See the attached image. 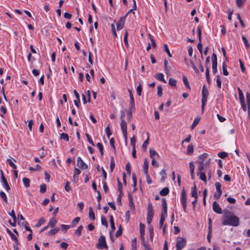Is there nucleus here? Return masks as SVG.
Instances as JSON below:
<instances>
[{
	"label": "nucleus",
	"mask_w": 250,
	"mask_h": 250,
	"mask_svg": "<svg viewBox=\"0 0 250 250\" xmlns=\"http://www.w3.org/2000/svg\"><path fill=\"white\" fill-rule=\"evenodd\" d=\"M224 219L222 222L223 226L229 225L237 227L239 225V218L235 216L232 212L227 209L224 210Z\"/></svg>",
	"instance_id": "nucleus-1"
},
{
	"label": "nucleus",
	"mask_w": 250,
	"mask_h": 250,
	"mask_svg": "<svg viewBox=\"0 0 250 250\" xmlns=\"http://www.w3.org/2000/svg\"><path fill=\"white\" fill-rule=\"evenodd\" d=\"M208 91L205 85H204L202 91V111H204L205 104L207 102Z\"/></svg>",
	"instance_id": "nucleus-2"
},
{
	"label": "nucleus",
	"mask_w": 250,
	"mask_h": 250,
	"mask_svg": "<svg viewBox=\"0 0 250 250\" xmlns=\"http://www.w3.org/2000/svg\"><path fill=\"white\" fill-rule=\"evenodd\" d=\"M96 248L99 249H108V247L106 245L105 237L101 235L98 239V243L96 245Z\"/></svg>",
	"instance_id": "nucleus-3"
},
{
	"label": "nucleus",
	"mask_w": 250,
	"mask_h": 250,
	"mask_svg": "<svg viewBox=\"0 0 250 250\" xmlns=\"http://www.w3.org/2000/svg\"><path fill=\"white\" fill-rule=\"evenodd\" d=\"M186 243L187 241L185 238L182 237L178 238L176 243V250H182L186 246Z\"/></svg>",
	"instance_id": "nucleus-4"
},
{
	"label": "nucleus",
	"mask_w": 250,
	"mask_h": 250,
	"mask_svg": "<svg viewBox=\"0 0 250 250\" xmlns=\"http://www.w3.org/2000/svg\"><path fill=\"white\" fill-rule=\"evenodd\" d=\"M181 201L182 204L183 209L186 212L187 209V194L184 188L183 189L181 193Z\"/></svg>",
	"instance_id": "nucleus-5"
},
{
	"label": "nucleus",
	"mask_w": 250,
	"mask_h": 250,
	"mask_svg": "<svg viewBox=\"0 0 250 250\" xmlns=\"http://www.w3.org/2000/svg\"><path fill=\"white\" fill-rule=\"evenodd\" d=\"M127 16V14H126L125 16L121 17L119 21L116 23L117 29L118 30L123 28L125 25V20Z\"/></svg>",
	"instance_id": "nucleus-6"
},
{
	"label": "nucleus",
	"mask_w": 250,
	"mask_h": 250,
	"mask_svg": "<svg viewBox=\"0 0 250 250\" xmlns=\"http://www.w3.org/2000/svg\"><path fill=\"white\" fill-rule=\"evenodd\" d=\"M0 172H1V178L2 182L3 183V186L5 188L6 190L7 191H8L10 189V188L8 185V183L6 178H5V177L4 176L2 171L1 170Z\"/></svg>",
	"instance_id": "nucleus-7"
},
{
	"label": "nucleus",
	"mask_w": 250,
	"mask_h": 250,
	"mask_svg": "<svg viewBox=\"0 0 250 250\" xmlns=\"http://www.w3.org/2000/svg\"><path fill=\"white\" fill-rule=\"evenodd\" d=\"M212 208L213 211L218 214H221L222 213V209L216 201L213 202Z\"/></svg>",
	"instance_id": "nucleus-8"
},
{
	"label": "nucleus",
	"mask_w": 250,
	"mask_h": 250,
	"mask_svg": "<svg viewBox=\"0 0 250 250\" xmlns=\"http://www.w3.org/2000/svg\"><path fill=\"white\" fill-rule=\"evenodd\" d=\"M77 165L78 166L82 169H87V166L85 163L83 161L80 157H78L77 158Z\"/></svg>",
	"instance_id": "nucleus-9"
},
{
	"label": "nucleus",
	"mask_w": 250,
	"mask_h": 250,
	"mask_svg": "<svg viewBox=\"0 0 250 250\" xmlns=\"http://www.w3.org/2000/svg\"><path fill=\"white\" fill-rule=\"evenodd\" d=\"M154 215L153 208L151 203H149L147 205V217L153 218Z\"/></svg>",
	"instance_id": "nucleus-10"
},
{
	"label": "nucleus",
	"mask_w": 250,
	"mask_h": 250,
	"mask_svg": "<svg viewBox=\"0 0 250 250\" xmlns=\"http://www.w3.org/2000/svg\"><path fill=\"white\" fill-rule=\"evenodd\" d=\"M120 125L122 132H127V124L125 120L122 119L121 120Z\"/></svg>",
	"instance_id": "nucleus-11"
},
{
	"label": "nucleus",
	"mask_w": 250,
	"mask_h": 250,
	"mask_svg": "<svg viewBox=\"0 0 250 250\" xmlns=\"http://www.w3.org/2000/svg\"><path fill=\"white\" fill-rule=\"evenodd\" d=\"M155 78L157 79L159 81H162L164 82V83H166L167 82L164 79V76L163 73H157L155 76Z\"/></svg>",
	"instance_id": "nucleus-12"
},
{
	"label": "nucleus",
	"mask_w": 250,
	"mask_h": 250,
	"mask_svg": "<svg viewBox=\"0 0 250 250\" xmlns=\"http://www.w3.org/2000/svg\"><path fill=\"white\" fill-rule=\"evenodd\" d=\"M148 163L147 162V160L145 159L144 164V172L146 174V177H148Z\"/></svg>",
	"instance_id": "nucleus-13"
},
{
	"label": "nucleus",
	"mask_w": 250,
	"mask_h": 250,
	"mask_svg": "<svg viewBox=\"0 0 250 250\" xmlns=\"http://www.w3.org/2000/svg\"><path fill=\"white\" fill-rule=\"evenodd\" d=\"M129 97H130V105L129 106L134 107L135 106V102L133 98V94L132 91L131 90H128Z\"/></svg>",
	"instance_id": "nucleus-14"
},
{
	"label": "nucleus",
	"mask_w": 250,
	"mask_h": 250,
	"mask_svg": "<svg viewBox=\"0 0 250 250\" xmlns=\"http://www.w3.org/2000/svg\"><path fill=\"white\" fill-rule=\"evenodd\" d=\"M191 196L194 197L195 199L198 198L197 191L195 183L194 184V187L191 188Z\"/></svg>",
	"instance_id": "nucleus-15"
},
{
	"label": "nucleus",
	"mask_w": 250,
	"mask_h": 250,
	"mask_svg": "<svg viewBox=\"0 0 250 250\" xmlns=\"http://www.w3.org/2000/svg\"><path fill=\"white\" fill-rule=\"evenodd\" d=\"M128 200H129V205L131 208L134 209L135 206L134 205L133 202V197L132 196V194L130 193H128Z\"/></svg>",
	"instance_id": "nucleus-16"
},
{
	"label": "nucleus",
	"mask_w": 250,
	"mask_h": 250,
	"mask_svg": "<svg viewBox=\"0 0 250 250\" xmlns=\"http://www.w3.org/2000/svg\"><path fill=\"white\" fill-rule=\"evenodd\" d=\"M182 78L183 82L186 88L188 90H190L191 88L187 77L185 75H183Z\"/></svg>",
	"instance_id": "nucleus-17"
},
{
	"label": "nucleus",
	"mask_w": 250,
	"mask_h": 250,
	"mask_svg": "<svg viewBox=\"0 0 250 250\" xmlns=\"http://www.w3.org/2000/svg\"><path fill=\"white\" fill-rule=\"evenodd\" d=\"M197 175H199V178L201 180L205 183H207V177L205 172H197Z\"/></svg>",
	"instance_id": "nucleus-18"
},
{
	"label": "nucleus",
	"mask_w": 250,
	"mask_h": 250,
	"mask_svg": "<svg viewBox=\"0 0 250 250\" xmlns=\"http://www.w3.org/2000/svg\"><path fill=\"white\" fill-rule=\"evenodd\" d=\"M169 188L167 187L163 188L159 192L161 196H166L169 193Z\"/></svg>",
	"instance_id": "nucleus-19"
},
{
	"label": "nucleus",
	"mask_w": 250,
	"mask_h": 250,
	"mask_svg": "<svg viewBox=\"0 0 250 250\" xmlns=\"http://www.w3.org/2000/svg\"><path fill=\"white\" fill-rule=\"evenodd\" d=\"M89 218L92 220H95V216L94 211H93L92 208L91 207H89V213H88Z\"/></svg>",
	"instance_id": "nucleus-20"
},
{
	"label": "nucleus",
	"mask_w": 250,
	"mask_h": 250,
	"mask_svg": "<svg viewBox=\"0 0 250 250\" xmlns=\"http://www.w3.org/2000/svg\"><path fill=\"white\" fill-rule=\"evenodd\" d=\"M147 134V139L146 141L144 142L143 145H142V148L144 149V151H146V149L147 146L148 144L149 143V134L148 133H146Z\"/></svg>",
	"instance_id": "nucleus-21"
},
{
	"label": "nucleus",
	"mask_w": 250,
	"mask_h": 250,
	"mask_svg": "<svg viewBox=\"0 0 250 250\" xmlns=\"http://www.w3.org/2000/svg\"><path fill=\"white\" fill-rule=\"evenodd\" d=\"M57 223V220L55 218H52L48 223V226L51 228H54Z\"/></svg>",
	"instance_id": "nucleus-22"
},
{
	"label": "nucleus",
	"mask_w": 250,
	"mask_h": 250,
	"mask_svg": "<svg viewBox=\"0 0 250 250\" xmlns=\"http://www.w3.org/2000/svg\"><path fill=\"white\" fill-rule=\"evenodd\" d=\"M215 186L217 192L220 193V194H222V190L221 189V184L219 182H216L215 184Z\"/></svg>",
	"instance_id": "nucleus-23"
},
{
	"label": "nucleus",
	"mask_w": 250,
	"mask_h": 250,
	"mask_svg": "<svg viewBox=\"0 0 250 250\" xmlns=\"http://www.w3.org/2000/svg\"><path fill=\"white\" fill-rule=\"evenodd\" d=\"M246 1V0H236L237 6L240 8H242L244 6Z\"/></svg>",
	"instance_id": "nucleus-24"
},
{
	"label": "nucleus",
	"mask_w": 250,
	"mask_h": 250,
	"mask_svg": "<svg viewBox=\"0 0 250 250\" xmlns=\"http://www.w3.org/2000/svg\"><path fill=\"white\" fill-rule=\"evenodd\" d=\"M199 167L198 168V172H203L202 171L205 169L204 168V162L202 161H199Z\"/></svg>",
	"instance_id": "nucleus-25"
},
{
	"label": "nucleus",
	"mask_w": 250,
	"mask_h": 250,
	"mask_svg": "<svg viewBox=\"0 0 250 250\" xmlns=\"http://www.w3.org/2000/svg\"><path fill=\"white\" fill-rule=\"evenodd\" d=\"M60 230V228H55L53 229H51L49 232H48V234L49 235H55V234H56L58 232V231Z\"/></svg>",
	"instance_id": "nucleus-26"
},
{
	"label": "nucleus",
	"mask_w": 250,
	"mask_h": 250,
	"mask_svg": "<svg viewBox=\"0 0 250 250\" xmlns=\"http://www.w3.org/2000/svg\"><path fill=\"white\" fill-rule=\"evenodd\" d=\"M227 64L225 62H224L223 63V65H222V69H223V74L225 76H228L229 75V72L227 71Z\"/></svg>",
	"instance_id": "nucleus-27"
},
{
	"label": "nucleus",
	"mask_w": 250,
	"mask_h": 250,
	"mask_svg": "<svg viewBox=\"0 0 250 250\" xmlns=\"http://www.w3.org/2000/svg\"><path fill=\"white\" fill-rule=\"evenodd\" d=\"M193 146L192 145H189L187 147V154L188 155H191L193 153Z\"/></svg>",
	"instance_id": "nucleus-28"
},
{
	"label": "nucleus",
	"mask_w": 250,
	"mask_h": 250,
	"mask_svg": "<svg viewBox=\"0 0 250 250\" xmlns=\"http://www.w3.org/2000/svg\"><path fill=\"white\" fill-rule=\"evenodd\" d=\"M148 229H149V233L150 235V239L151 241H152L153 237V228L152 225H149L148 227Z\"/></svg>",
	"instance_id": "nucleus-29"
},
{
	"label": "nucleus",
	"mask_w": 250,
	"mask_h": 250,
	"mask_svg": "<svg viewBox=\"0 0 250 250\" xmlns=\"http://www.w3.org/2000/svg\"><path fill=\"white\" fill-rule=\"evenodd\" d=\"M160 174L162 175V177L161 179V181L164 182L167 176V173L166 172V170L165 169H162Z\"/></svg>",
	"instance_id": "nucleus-30"
},
{
	"label": "nucleus",
	"mask_w": 250,
	"mask_h": 250,
	"mask_svg": "<svg viewBox=\"0 0 250 250\" xmlns=\"http://www.w3.org/2000/svg\"><path fill=\"white\" fill-rule=\"evenodd\" d=\"M115 166V163L114 160V157L113 156L111 157V162H110V171L112 172L113 170V169L114 168Z\"/></svg>",
	"instance_id": "nucleus-31"
},
{
	"label": "nucleus",
	"mask_w": 250,
	"mask_h": 250,
	"mask_svg": "<svg viewBox=\"0 0 250 250\" xmlns=\"http://www.w3.org/2000/svg\"><path fill=\"white\" fill-rule=\"evenodd\" d=\"M109 221L110 223V225H111V228L112 230V231L115 230V225H114L113 217L112 215H110Z\"/></svg>",
	"instance_id": "nucleus-32"
},
{
	"label": "nucleus",
	"mask_w": 250,
	"mask_h": 250,
	"mask_svg": "<svg viewBox=\"0 0 250 250\" xmlns=\"http://www.w3.org/2000/svg\"><path fill=\"white\" fill-rule=\"evenodd\" d=\"M23 183L26 188H28L30 186V180L27 178H23L22 179Z\"/></svg>",
	"instance_id": "nucleus-33"
},
{
	"label": "nucleus",
	"mask_w": 250,
	"mask_h": 250,
	"mask_svg": "<svg viewBox=\"0 0 250 250\" xmlns=\"http://www.w3.org/2000/svg\"><path fill=\"white\" fill-rule=\"evenodd\" d=\"M139 229H140V235H145V225L142 223H140V225H139Z\"/></svg>",
	"instance_id": "nucleus-34"
},
{
	"label": "nucleus",
	"mask_w": 250,
	"mask_h": 250,
	"mask_svg": "<svg viewBox=\"0 0 250 250\" xmlns=\"http://www.w3.org/2000/svg\"><path fill=\"white\" fill-rule=\"evenodd\" d=\"M0 197L5 203H7V198L5 193L3 191H0Z\"/></svg>",
	"instance_id": "nucleus-35"
},
{
	"label": "nucleus",
	"mask_w": 250,
	"mask_h": 250,
	"mask_svg": "<svg viewBox=\"0 0 250 250\" xmlns=\"http://www.w3.org/2000/svg\"><path fill=\"white\" fill-rule=\"evenodd\" d=\"M212 73L215 74L217 72V62H212Z\"/></svg>",
	"instance_id": "nucleus-36"
},
{
	"label": "nucleus",
	"mask_w": 250,
	"mask_h": 250,
	"mask_svg": "<svg viewBox=\"0 0 250 250\" xmlns=\"http://www.w3.org/2000/svg\"><path fill=\"white\" fill-rule=\"evenodd\" d=\"M177 81L176 80L171 78L169 79L168 83L170 86H176Z\"/></svg>",
	"instance_id": "nucleus-37"
},
{
	"label": "nucleus",
	"mask_w": 250,
	"mask_h": 250,
	"mask_svg": "<svg viewBox=\"0 0 250 250\" xmlns=\"http://www.w3.org/2000/svg\"><path fill=\"white\" fill-rule=\"evenodd\" d=\"M83 229V227L82 225L80 226L77 229V230L75 231V234L78 236H80L81 235Z\"/></svg>",
	"instance_id": "nucleus-38"
},
{
	"label": "nucleus",
	"mask_w": 250,
	"mask_h": 250,
	"mask_svg": "<svg viewBox=\"0 0 250 250\" xmlns=\"http://www.w3.org/2000/svg\"><path fill=\"white\" fill-rule=\"evenodd\" d=\"M127 37H128V33H127V30H126L125 34V36H124V41L125 42V44L126 47H128V45H129L128 42H127Z\"/></svg>",
	"instance_id": "nucleus-39"
},
{
	"label": "nucleus",
	"mask_w": 250,
	"mask_h": 250,
	"mask_svg": "<svg viewBox=\"0 0 250 250\" xmlns=\"http://www.w3.org/2000/svg\"><path fill=\"white\" fill-rule=\"evenodd\" d=\"M45 220L43 217L41 218L38 222L36 225V227H40L42 224H43L45 222Z\"/></svg>",
	"instance_id": "nucleus-40"
},
{
	"label": "nucleus",
	"mask_w": 250,
	"mask_h": 250,
	"mask_svg": "<svg viewBox=\"0 0 250 250\" xmlns=\"http://www.w3.org/2000/svg\"><path fill=\"white\" fill-rule=\"evenodd\" d=\"M96 146H97V147L99 149V150H100L101 155L103 156L104 155V152H103V146L102 144H101L100 143H98L97 144Z\"/></svg>",
	"instance_id": "nucleus-41"
},
{
	"label": "nucleus",
	"mask_w": 250,
	"mask_h": 250,
	"mask_svg": "<svg viewBox=\"0 0 250 250\" xmlns=\"http://www.w3.org/2000/svg\"><path fill=\"white\" fill-rule=\"evenodd\" d=\"M133 107H134L129 106L128 111V113H127V116H128V120H131L132 119V108Z\"/></svg>",
	"instance_id": "nucleus-42"
},
{
	"label": "nucleus",
	"mask_w": 250,
	"mask_h": 250,
	"mask_svg": "<svg viewBox=\"0 0 250 250\" xmlns=\"http://www.w3.org/2000/svg\"><path fill=\"white\" fill-rule=\"evenodd\" d=\"M101 222H102V224L104 226H105L106 228L108 227V223H107V221L106 220V219L105 217H104V216H102L101 217Z\"/></svg>",
	"instance_id": "nucleus-43"
},
{
	"label": "nucleus",
	"mask_w": 250,
	"mask_h": 250,
	"mask_svg": "<svg viewBox=\"0 0 250 250\" xmlns=\"http://www.w3.org/2000/svg\"><path fill=\"white\" fill-rule=\"evenodd\" d=\"M137 241L136 238H134L132 240L131 242V246L132 248V250H137Z\"/></svg>",
	"instance_id": "nucleus-44"
},
{
	"label": "nucleus",
	"mask_w": 250,
	"mask_h": 250,
	"mask_svg": "<svg viewBox=\"0 0 250 250\" xmlns=\"http://www.w3.org/2000/svg\"><path fill=\"white\" fill-rule=\"evenodd\" d=\"M61 139L68 142L69 141V136L67 134L62 133L61 135Z\"/></svg>",
	"instance_id": "nucleus-45"
},
{
	"label": "nucleus",
	"mask_w": 250,
	"mask_h": 250,
	"mask_svg": "<svg viewBox=\"0 0 250 250\" xmlns=\"http://www.w3.org/2000/svg\"><path fill=\"white\" fill-rule=\"evenodd\" d=\"M136 91L138 95L140 96L142 94V86L141 83H139V84L138 85Z\"/></svg>",
	"instance_id": "nucleus-46"
},
{
	"label": "nucleus",
	"mask_w": 250,
	"mask_h": 250,
	"mask_svg": "<svg viewBox=\"0 0 250 250\" xmlns=\"http://www.w3.org/2000/svg\"><path fill=\"white\" fill-rule=\"evenodd\" d=\"M206 77L207 80V82L208 83H210V77H209V67L206 68Z\"/></svg>",
	"instance_id": "nucleus-47"
},
{
	"label": "nucleus",
	"mask_w": 250,
	"mask_h": 250,
	"mask_svg": "<svg viewBox=\"0 0 250 250\" xmlns=\"http://www.w3.org/2000/svg\"><path fill=\"white\" fill-rule=\"evenodd\" d=\"M200 121V119L196 118L194 119L192 125H191V129H193L198 124L199 122Z\"/></svg>",
	"instance_id": "nucleus-48"
},
{
	"label": "nucleus",
	"mask_w": 250,
	"mask_h": 250,
	"mask_svg": "<svg viewBox=\"0 0 250 250\" xmlns=\"http://www.w3.org/2000/svg\"><path fill=\"white\" fill-rule=\"evenodd\" d=\"M123 232V229L121 225H120L119 227L118 230L116 232V236L117 237H119L121 235Z\"/></svg>",
	"instance_id": "nucleus-49"
},
{
	"label": "nucleus",
	"mask_w": 250,
	"mask_h": 250,
	"mask_svg": "<svg viewBox=\"0 0 250 250\" xmlns=\"http://www.w3.org/2000/svg\"><path fill=\"white\" fill-rule=\"evenodd\" d=\"M208 154L207 153H204L199 156V161H202L204 162V160L208 157Z\"/></svg>",
	"instance_id": "nucleus-50"
},
{
	"label": "nucleus",
	"mask_w": 250,
	"mask_h": 250,
	"mask_svg": "<svg viewBox=\"0 0 250 250\" xmlns=\"http://www.w3.org/2000/svg\"><path fill=\"white\" fill-rule=\"evenodd\" d=\"M162 209H167V200L165 198H162Z\"/></svg>",
	"instance_id": "nucleus-51"
},
{
	"label": "nucleus",
	"mask_w": 250,
	"mask_h": 250,
	"mask_svg": "<svg viewBox=\"0 0 250 250\" xmlns=\"http://www.w3.org/2000/svg\"><path fill=\"white\" fill-rule=\"evenodd\" d=\"M7 162L8 163L9 166L13 169H16L17 166L14 164L12 160L10 159L7 160Z\"/></svg>",
	"instance_id": "nucleus-52"
},
{
	"label": "nucleus",
	"mask_w": 250,
	"mask_h": 250,
	"mask_svg": "<svg viewBox=\"0 0 250 250\" xmlns=\"http://www.w3.org/2000/svg\"><path fill=\"white\" fill-rule=\"evenodd\" d=\"M216 83L217 85L218 88H221V78L219 76L217 75L216 76Z\"/></svg>",
	"instance_id": "nucleus-53"
},
{
	"label": "nucleus",
	"mask_w": 250,
	"mask_h": 250,
	"mask_svg": "<svg viewBox=\"0 0 250 250\" xmlns=\"http://www.w3.org/2000/svg\"><path fill=\"white\" fill-rule=\"evenodd\" d=\"M118 189L120 193H123V186L122 183L118 179Z\"/></svg>",
	"instance_id": "nucleus-54"
},
{
	"label": "nucleus",
	"mask_w": 250,
	"mask_h": 250,
	"mask_svg": "<svg viewBox=\"0 0 250 250\" xmlns=\"http://www.w3.org/2000/svg\"><path fill=\"white\" fill-rule=\"evenodd\" d=\"M164 49H165V51L167 53L168 57H172V55L170 53V51L168 48V46L167 44H165L164 45Z\"/></svg>",
	"instance_id": "nucleus-55"
},
{
	"label": "nucleus",
	"mask_w": 250,
	"mask_h": 250,
	"mask_svg": "<svg viewBox=\"0 0 250 250\" xmlns=\"http://www.w3.org/2000/svg\"><path fill=\"white\" fill-rule=\"evenodd\" d=\"M163 88L161 85H159L157 87V95L159 97H161L163 94L162 92Z\"/></svg>",
	"instance_id": "nucleus-56"
},
{
	"label": "nucleus",
	"mask_w": 250,
	"mask_h": 250,
	"mask_svg": "<svg viewBox=\"0 0 250 250\" xmlns=\"http://www.w3.org/2000/svg\"><path fill=\"white\" fill-rule=\"evenodd\" d=\"M227 155H228L227 153H226L225 152H219L218 154V157H219L222 159L225 158L227 156Z\"/></svg>",
	"instance_id": "nucleus-57"
},
{
	"label": "nucleus",
	"mask_w": 250,
	"mask_h": 250,
	"mask_svg": "<svg viewBox=\"0 0 250 250\" xmlns=\"http://www.w3.org/2000/svg\"><path fill=\"white\" fill-rule=\"evenodd\" d=\"M46 186L45 184H43L40 186V192L42 193L46 191Z\"/></svg>",
	"instance_id": "nucleus-58"
},
{
	"label": "nucleus",
	"mask_w": 250,
	"mask_h": 250,
	"mask_svg": "<svg viewBox=\"0 0 250 250\" xmlns=\"http://www.w3.org/2000/svg\"><path fill=\"white\" fill-rule=\"evenodd\" d=\"M242 38V40L243 41V42L245 43L246 47L247 48H250V45L247 39H246V38L245 37H244V36H243Z\"/></svg>",
	"instance_id": "nucleus-59"
},
{
	"label": "nucleus",
	"mask_w": 250,
	"mask_h": 250,
	"mask_svg": "<svg viewBox=\"0 0 250 250\" xmlns=\"http://www.w3.org/2000/svg\"><path fill=\"white\" fill-rule=\"evenodd\" d=\"M23 225L24 226L26 230L30 231V232H32V229L28 226V223L27 221H25L23 223Z\"/></svg>",
	"instance_id": "nucleus-60"
},
{
	"label": "nucleus",
	"mask_w": 250,
	"mask_h": 250,
	"mask_svg": "<svg viewBox=\"0 0 250 250\" xmlns=\"http://www.w3.org/2000/svg\"><path fill=\"white\" fill-rule=\"evenodd\" d=\"M149 154H150V158H154V156L157 154V152L152 149H150L149 150Z\"/></svg>",
	"instance_id": "nucleus-61"
},
{
	"label": "nucleus",
	"mask_w": 250,
	"mask_h": 250,
	"mask_svg": "<svg viewBox=\"0 0 250 250\" xmlns=\"http://www.w3.org/2000/svg\"><path fill=\"white\" fill-rule=\"evenodd\" d=\"M7 233L9 234L10 236L11 239L13 240L14 239H16L17 237L11 232V231L7 228L6 229Z\"/></svg>",
	"instance_id": "nucleus-62"
},
{
	"label": "nucleus",
	"mask_w": 250,
	"mask_h": 250,
	"mask_svg": "<svg viewBox=\"0 0 250 250\" xmlns=\"http://www.w3.org/2000/svg\"><path fill=\"white\" fill-rule=\"evenodd\" d=\"M105 131L106 132V135L108 138H109L110 136L111 135L112 132L111 131L110 128L109 127V125L105 128Z\"/></svg>",
	"instance_id": "nucleus-63"
},
{
	"label": "nucleus",
	"mask_w": 250,
	"mask_h": 250,
	"mask_svg": "<svg viewBox=\"0 0 250 250\" xmlns=\"http://www.w3.org/2000/svg\"><path fill=\"white\" fill-rule=\"evenodd\" d=\"M80 220V218L79 217H76L72 222V226L75 227L76 224H77Z\"/></svg>",
	"instance_id": "nucleus-64"
}]
</instances>
